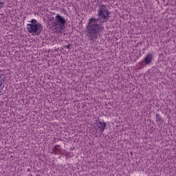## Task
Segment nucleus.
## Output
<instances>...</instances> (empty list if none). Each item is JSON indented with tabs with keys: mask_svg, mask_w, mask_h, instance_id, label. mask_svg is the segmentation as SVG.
I'll use <instances>...</instances> for the list:
<instances>
[{
	"mask_svg": "<svg viewBox=\"0 0 176 176\" xmlns=\"http://www.w3.org/2000/svg\"><path fill=\"white\" fill-rule=\"evenodd\" d=\"M96 127L99 131L103 133L104 130H105V127H107V124L105 122H98L96 123Z\"/></svg>",
	"mask_w": 176,
	"mask_h": 176,
	"instance_id": "nucleus-4",
	"label": "nucleus"
},
{
	"mask_svg": "<svg viewBox=\"0 0 176 176\" xmlns=\"http://www.w3.org/2000/svg\"><path fill=\"white\" fill-rule=\"evenodd\" d=\"M153 58V55L152 54H147L146 57L144 58V63L146 65L151 64L152 63V59Z\"/></svg>",
	"mask_w": 176,
	"mask_h": 176,
	"instance_id": "nucleus-5",
	"label": "nucleus"
},
{
	"mask_svg": "<svg viewBox=\"0 0 176 176\" xmlns=\"http://www.w3.org/2000/svg\"><path fill=\"white\" fill-rule=\"evenodd\" d=\"M65 49H69V50H71V45H65Z\"/></svg>",
	"mask_w": 176,
	"mask_h": 176,
	"instance_id": "nucleus-9",
	"label": "nucleus"
},
{
	"mask_svg": "<svg viewBox=\"0 0 176 176\" xmlns=\"http://www.w3.org/2000/svg\"><path fill=\"white\" fill-rule=\"evenodd\" d=\"M30 23H28V25H42V24L38 23V21H36V19H32Z\"/></svg>",
	"mask_w": 176,
	"mask_h": 176,
	"instance_id": "nucleus-6",
	"label": "nucleus"
},
{
	"mask_svg": "<svg viewBox=\"0 0 176 176\" xmlns=\"http://www.w3.org/2000/svg\"><path fill=\"white\" fill-rule=\"evenodd\" d=\"M0 87H2V80H1V76H0Z\"/></svg>",
	"mask_w": 176,
	"mask_h": 176,
	"instance_id": "nucleus-10",
	"label": "nucleus"
},
{
	"mask_svg": "<svg viewBox=\"0 0 176 176\" xmlns=\"http://www.w3.org/2000/svg\"><path fill=\"white\" fill-rule=\"evenodd\" d=\"M27 28L30 34H34V35H39L42 32L43 27L42 25H27Z\"/></svg>",
	"mask_w": 176,
	"mask_h": 176,
	"instance_id": "nucleus-3",
	"label": "nucleus"
},
{
	"mask_svg": "<svg viewBox=\"0 0 176 176\" xmlns=\"http://www.w3.org/2000/svg\"><path fill=\"white\" fill-rule=\"evenodd\" d=\"M3 5H5V3L0 1V9H2L3 8Z\"/></svg>",
	"mask_w": 176,
	"mask_h": 176,
	"instance_id": "nucleus-8",
	"label": "nucleus"
},
{
	"mask_svg": "<svg viewBox=\"0 0 176 176\" xmlns=\"http://www.w3.org/2000/svg\"><path fill=\"white\" fill-rule=\"evenodd\" d=\"M54 31L56 34L62 32L63 30H65V23L67 21L60 15L56 14L54 20Z\"/></svg>",
	"mask_w": 176,
	"mask_h": 176,
	"instance_id": "nucleus-2",
	"label": "nucleus"
},
{
	"mask_svg": "<svg viewBox=\"0 0 176 176\" xmlns=\"http://www.w3.org/2000/svg\"><path fill=\"white\" fill-rule=\"evenodd\" d=\"M162 120V116L160 114L156 115V122H161Z\"/></svg>",
	"mask_w": 176,
	"mask_h": 176,
	"instance_id": "nucleus-7",
	"label": "nucleus"
},
{
	"mask_svg": "<svg viewBox=\"0 0 176 176\" xmlns=\"http://www.w3.org/2000/svg\"><path fill=\"white\" fill-rule=\"evenodd\" d=\"M109 9L104 4L98 6L97 12V18H91L89 19L87 25V35L89 41L94 42L98 38V35L104 30V23L109 20Z\"/></svg>",
	"mask_w": 176,
	"mask_h": 176,
	"instance_id": "nucleus-1",
	"label": "nucleus"
}]
</instances>
